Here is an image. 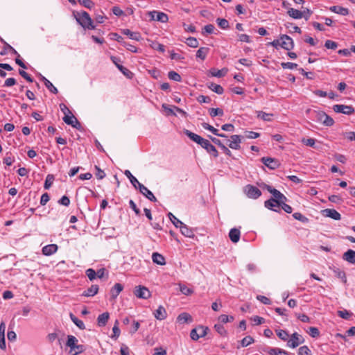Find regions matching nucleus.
Returning a JSON list of instances; mask_svg holds the SVG:
<instances>
[{"instance_id":"a878e982","label":"nucleus","mask_w":355,"mask_h":355,"mask_svg":"<svg viewBox=\"0 0 355 355\" xmlns=\"http://www.w3.org/2000/svg\"><path fill=\"white\" fill-rule=\"evenodd\" d=\"M1 42L3 43L4 47H3V51H1L0 53L1 55H6L7 53L6 51L8 50V51H10L12 54H14L18 57H20V55L17 53V51L13 47H12L9 44H8L6 42H5L2 39H1Z\"/></svg>"},{"instance_id":"39448f33","label":"nucleus","mask_w":355,"mask_h":355,"mask_svg":"<svg viewBox=\"0 0 355 355\" xmlns=\"http://www.w3.org/2000/svg\"><path fill=\"white\" fill-rule=\"evenodd\" d=\"M134 294L140 299H148L151 296L148 288L144 286H136L134 290Z\"/></svg>"},{"instance_id":"f03ea898","label":"nucleus","mask_w":355,"mask_h":355,"mask_svg":"<svg viewBox=\"0 0 355 355\" xmlns=\"http://www.w3.org/2000/svg\"><path fill=\"white\" fill-rule=\"evenodd\" d=\"M73 15L76 19L77 22L84 28L87 29H94L95 26L93 25L92 19H91L89 15L85 12L83 11L81 12H73Z\"/></svg>"},{"instance_id":"cd10ccee","label":"nucleus","mask_w":355,"mask_h":355,"mask_svg":"<svg viewBox=\"0 0 355 355\" xmlns=\"http://www.w3.org/2000/svg\"><path fill=\"white\" fill-rule=\"evenodd\" d=\"M98 291V285H92V286L87 290H85L82 294L83 296L85 297H92L97 294Z\"/></svg>"},{"instance_id":"052dcab7","label":"nucleus","mask_w":355,"mask_h":355,"mask_svg":"<svg viewBox=\"0 0 355 355\" xmlns=\"http://www.w3.org/2000/svg\"><path fill=\"white\" fill-rule=\"evenodd\" d=\"M277 335L282 340H287L288 338V334L287 333V331L282 329L277 331Z\"/></svg>"},{"instance_id":"58836bf2","label":"nucleus","mask_w":355,"mask_h":355,"mask_svg":"<svg viewBox=\"0 0 355 355\" xmlns=\"http://www.w3.org/2000/svg\"><path fill=\"white\" fill-rule=\"evenodd\" d=\"M168 216L175 227L178 228L180 225H183V223L178 219L172 213L169 212Z\"/></svg>"},{"instance_id":"79ce46f5","label":"nucleus","mask_w":355,"mask_h":355,"mask_svg":"<svg viewBox=\"0 0 355 355\" xmlns=\"http://www.w3.org/2000/svg\"><path fill=\"white\" fill-rule=\"evenodd\" d=\"M113 335L111 336L112 338L116 339L120 335V329L119 328V321L116 320L114 325L112 328Z\"/></svg>"},{"instance_id":"37998d69","label":"nucleus","mask_w":355,"mask_h":355,"mask_svg":"<svg viewBox=\"0 0 355 355\" xmlns=\"http://www.w3.org/2000/svg\"><path fill=\"white\" fill-rule=\"evenodd\" d=\"M53 180H54V176L51 174H49L46 178V180L44 182V189H49L51 187V185L53 182Z\"/></svg>"},{"instance_id":"5fc2aeb1","label":"nucleus","mask_w":355,"mask_h":355,"mask_svg":"<svg viewBox=\"0 0 355 355\" xmlns=\"http://www.w3.org/2000/svg\"><path fill=\"white\" fill-rule=\"evenodd\" d=\"M298 354L299 355H311V350L306 345L302 346L299 348Z\"/></svg>"},{"instance_id":"20e7f679","label":"nucleus","mask_w":355,"mask_h":355,"mask_svg":"<svg viewBox=\"0 0 355 355\" xmlns=\"http://www.w3.org/2000/svg\"><path fill=\"white\" fill-rule=\"evenodd\" d=\"M209 331L208 327L204 326H198L191 331L190 336L193 340H198L200 338L205 337Z\"/></svg>"},{"instance_id":"ddd939ff","label":"nucleus","mask_w":355,"mask_h":355,"mask_svg":"<svg viewBox=\"0 0 355 355\" xmlns=\"http://www.w3.org/2000/svg\"><path fill=\"white\" fill-rule=\"evenodd\" d=\"M62 119L65 123L70 125L78 130L81 128L80 122L72 113L71 114H69V116H64Z\"/></svg>"},{"instance_id":"603ef678","label":"nucleus","mask_w":355,"mask_h":355,"mask_svg":"<svg viewBox=\"0 0 355 355\" xmlns=\"http://www.w3.org/2000/svg\"><path fill=\"white\" fill-rule=\"evenodd\" d=\"M334 119L325 113V116H324V120L322 121V124L326 126H331L334 125Z\"/></svg>"},{"instance_id":"a19ab883","label":"nucleus","mask_w":355,"mask_h":355,"mask_svg":"<svg viewBox=\"0 0 355 355\" xmlns=\"http://www.w3.org/2000/svg\"><path fill=\"white\" fill-rule=\"evenodd\" d=\"M209 113L211 117L216 116H223L224 114L223 110L220 108H210Z\"/></svg>"},{"instance_id":"0e129e2a","label":"nucleus","mask_w":355,"mask_h":355,"mask_svg":"<svg viewBox=\"0 0 355 355\" xmlns=\"http://www.w3.org/2000/svg\"><path fill=\"white\" fill-rule=\"evenodd\" d=\"M60 107L61 111L64 114V116H69V114H71L72 112H71V110L67 107V106L65 104H64V103L60 104Z\"/></svg>"},{"instance_id":"c756f323","label":"nucleus","mask_w":355,"mask_h":355,"mask_svg":"<svg viewBox=\"0 0 355 355\" xmlns=\"http://www.w3.org/2000/svg\"><path fill=\"white\" fill-rule=\"evenodd\" d=\"M109 318H110V315H109V313H107V312H105V313H103L99 315L97 318L98 326H100V327L105 326L107 324V322L109 320Z\"/></svg>"},{"instance_id":"680f3d73","label":"nucleus","mask_w":355,"mask_h":355,"mask_svg":"<svg viewBox=\"0 0 355 355\" xmlns=\"http://www.w3.org/2000/svg\"><path fill=\"white\" fill-rule=\"evenodd\" d=\"M86 275L91 281L94 280L96 277V271L92 268L87 269L86 270Z\"/></svg>"},{"instance_id":"aec40b11","label":"nucleus","mask_w":355,"mask_h":355,"mask_svg":"<svg viewBox=\"0 0 355 355\" xmlns=\"http://www.w3.org/2000/svg\"><path fill=\"white\" fill-rule=\"evenodd\" d=\"M343 259L352 264H355V251L353 250H348L343 255Z\"/></svg>"},{"instance_id":"423d86ee","label":"nucleus","mask_w":355,"mask_h":355,"mask_svg":"<svg viewBox=\"0 0 355 355\" xmlns=\"http://www.w3.org/2000/svg\"><path fill=\"white\" fill-rule=\"evenodd\" d=\"M244 192L248 197L253 199H257L261 195V191L257 187L250 184L244 187Z\"/></svg>"},{"instance_id":"dca6fc26","label":"nucleus","mask_w":355,"mask_h":355,"mask_svg":"<svg viewBox=\"0 0 355 355\" xmlns=\"http://www.w3.org/2000/svg\"><path fill=\"white\" fill-rule=\"evenodd\" d=\"M322 214L326 217L338 220L341 218L340 214L334 209H326L322 211Z\"/></svg>"},{"instance_id":"49530a36","label":"nucleus","mask_w":355,"mask_h":355,"mask_svg":"<svg viewBox=\"0 0 355 355\" xmlns=\"http://www.w3.org/2000/svg\"><path fill=\"white\" fill-rule=\"evenodd\" d=\"M186 43L189 46L192 48H196L199 44L197 39L192 37L187 38Z\"/></svg>"},{"instance_id":"9b49d317","label":"nucleus","mask_w":355,"mask_h":355,"mask_svg":"<svg viewBox=\"0 0 355 355\" xmlns=\"http://www.w3.org/2000/svg\"><path fill=\"white\" fill-rule=\"evenodd\" d=\"M281 47L286 50H291L294 46V43L291 37L287 35H282L280 37Z\"/></svg>"},{"instance_id":"b1692460","label":"nucleus","mask_w":355,"mask_h":355,"mask_svg":"<svg viewBox=\"0 0 355 355\" xmlns=\"http://www.w3.org/2000/svg\"><path fill=\"white\" fill-rule=\"evenodd\" d=\"M154 315L156 319L162 320L166 318L167 313L166 309L162 306H159L158 309L154 312Z\"/></svg>"},{"instance_id":"c03bdc74","label":"nucleus","mask_w":355,"mask_h":355,"mask_svg":"<svg viewBox=\"0 0 355 355\" xmlns=\"http://www.w3.org/2000/svg\"><path fill=\"white\" fill-rule=\"evenodd\" d=\"M254 341V340L252 337L250 336H247L241 340V344L242 347H247L249 345L253 343Z\"/></svg>"},{"instance_id":"1a4fd4ad","label":"nucleus","mask_w":355,"mask_h":355,"mask_svg":"<svg viewBox=\"0 0 355 355\" xmlns=\"http://www.w3.org/2000/svg\"><path fill=\"white\" fill-rule=\"evenodd\" d=\"M266 188L267 190L273 196L275 200L278 201L280 204L283 203V202L287 201V198L277 189L268 185L266 186Z\"/></svg>"},{"instance_id":"393cba45","label":"nucleus","mask_w":355,"mask_h":355,"mask_svg":"<svg viewBox=\"0 0 355 355\" xmlns=\"http://www.w3.org/2000/svg\"><path fill=\"white\" fill-rule=\"evenodd\" d=\"M329 10L331 12L339 14L343 16H346L349 14V10L347 8L339 6H333L329 8Z\"/></svg>"},{"instance_id":"a18cd8bd","label":"nucleus","mask_w":355,"mask_h":355,"mask_svg":"<svg viewBox=\"0 0 355 355\" xmlns=\"http://www.w3.org/2000/svg\"><path fill=\"white\" fill-rule=\"evenodd\" d=\"M168 77L173 80L180 82L182 80V78L179 73L174 71H169L168 73Z\"/></svg>"},{"instance_id":"f8f14e48","label":"nucleus","mask_w":355,"mask_h":355,"mask_svg":"<svg viewBox=\"0 0 355 355\" xmlns=\"http://www.w3.org/2000/svg\"><path fill=\"white\" fill-rule=\"evenodd\" d=\"M149 15L151 17V19L160 21L162 23L166 22L168 19V15L162 12L154 10L150 12Z\"/></svg>"},{"instance_id":"4be33fe9","label":"nucleus","mask_w":355,"mask_h":355,"mask_svg":"<svg viewBox=\"0 0 355 355\" xmlns=\"http://www.w3.org/2000/svg\"><path fill=\"white\" fill-rule=\"evenodd\" d=\"M311 118L313 119V121L322 123V121H323L324 116H325L324 112L313 110V111L311 112Z\"/></svg>"},{"instance_id":"9d476101","label":"nucleus","mask_w":355,"mask_h":355,"mask_svg":"<svg viewBox=\"0 0 355 355\" xmlns=\"http://www.w3.org/2000/svg\"><path fill=\"white\" fill-rule=\"evenodd\" d=\"M111 60L112 62L116 65V67L118 68V69L126 77L131 78L132 73V72L128 69L127 68L124 67L123 65L120 64L119 62L121 61L119 58L115 57V56H111Z\"/></svg>"},{"instance_id":"7ed1b4c3","label":"nucleus","mask_w":355,"mask_h":355,"mask_svg":"<svg viewBox=\"0 0 355 355\" xmlns=\"http://www.w3.org/2000/svg\"><path fill=\"white\" fill-rule=\"evenodd\" d=\"M78 339L72 335H69L67 336V346L70 347L71 350L77 349L72 355H78V354L85 351V347L82 345H77Z\"/></svg>"},{"instance_id":"72a5a7b5","label":"nucleus","mask_w":355,"mask_h":355,"mask_svg":"<svg viewBox=\"0 0 355 355\" xmlns=\"http://www.w3.org/2000/svg\"><path fill=\"white\" fill-rule=\"evenodd\" d=\"M123 286L121 284L116 283L114 284L111 290V295L113 298H116L119 294L122 291Z\"/></svg>"},{"instance_id":"ea45409f","label":"nucleus","mask_w":355,"mask_h":355,"mask_svg":"<svg viewBox=\"0 0 355 355\" xmlns=\"http://www.w3.org/2000/svg\"><path fill=\"white\" fill-rule=\"evenodd\" d=\"M257 117L263 119L265 121H271V116H272V114L266 113L263 111H257Z\"/></svg>"},{"instance_id":"338daca9","label":"nucleus","mask_w":355,"mask_h":355,"mask_svg":"<svg viewBox=\"0 0 355 355\" xmlns=\"http://www.w3.org/2000/svg\"><path fill=\"white\" fill-rule=\"evenodd\" d=\"M162 107L166 112L168 115H176L173 111V107H170L167 104L165 103L162 104Z\"/></svg>"},{"instance_id":"f257e3e1","label":"nucleus","mask_w":355,"mask_h":355,"mask_svg":"<svg viewBox=\"0 0 355 355\" xmlns=\"http://www.w3.org/2000/svg\"><path fill=\"white\" fill-rule=\"evenodd\" d=\"M184 134L193 141L200 145V146L205 148L207 153L212 155L214 157H217L218 155L216 148L213 146L209 140L204 139L197 134H195L188 130H184Z\"/></svg>"},{"instance_id":"6e6552de","label":"nucleus","mask_w":355,"mask_h":355,"mask_svg":"<svg viewBox=\"0 0 355 355\" xmlns=\"http://www.w3.org/2000/svg\"><path fill=\"white\" fill-rule=\"evenodd\" d=\"M304 340L302 336L295 332L291 335L290 340L287 343V345L291 348L297 347L300 344L303 343Z\"/></svg>"},{"instance_id":"f704fd0d","label":"nucleus","mask_w":355,"mask_h":355,"mask_svg":"<svg viewBox=\"0 0 355 355\" xmlns=\"http://www.w3.org/2000/svg\"><path fill=\"white\" fill-rule=\"evenodd\" d=\"M227 72V69H222L220 70H218L216 69H211L210 70V73L211 74L212 76H214V77H218V78H220V77H223L224 76Z\"/></svg>"},{"instance_id":"2f4dec72","label":"nucleus","mask_w":355,"mask_h":355,"mask_svg":"<svg viewBox=\"0 0 355 355\" xmlns=\"http://www.w3.org/2000/svg\"><path fill=\"white\" fill-rule=\"evenodd\" d=\"M122 33L124 35H128L132 40H134L136 41H139L141 40V35L139 33L132 32L129 29H123L122 31Z\"/></svg>"},{"instance_id":"4c0bfd02","label":"nucleus","mask_w":355,"mask_h":355,"mask_svg":"<svg viewBox=\"0 0 355 355\" xmlns=\"http://www.w3.org/2000/svg\"><path fill=\"white\" fill-rule=\"evenodd\" d=\"M70 318L78 328L80 329H85L84 322L82 320L78 319L73 314L70 313Z\"/></svg>"},{"instance_id":"473e14b6","label":"nucleus","mask_w":355,"mask_h":355,"mask_svg":"<svg viewBox=\"0 0 355 355\" xmlns=\"http://www.w3.org/2000/svg\"><path fill=\"white\" fill-rule=\"evenodd\" d=\"M178 321L180 323H187L192 322L191 316L187 313H182L178 317Z\"/></svg>"},{"instance_id":"774afa93","label":"nucleus","mask_w":355,"mask_h":355,"mask_svg":"<svg viewBox=\"0 0 355 355\" xmlns=\"http://www.w3.org/2000/svg\"><path fill=\"white\" fill-rule=\"evenodd\" d=\"M95 168L96 170V176L98 179L101 180L105 176V173L103 171H102L98 166H95Z\"/></svg>"},{"instance_id":"e2e57ef3","label":"nucleus","mask_w":355,"mask_h":355,"mask_svg":"<svg viewBox=\"0 0 355 355\" xmlns=\"http://www.w3.org/2000/svg\"><path fill=\"white\" fill-rule=\"evenodd\" d=\"M279 348H270L268 347H266L263 348V352L269 354L270 355H277V352Z\"/></svg>"},{"instance_id":"f3484780","label":"nucleus","mask_w":355,"mask_h":355,"mask_svg":"<svg viewBox=\"0 0 355 355\" xmlns=\"http://www.w3.org/2000/svg\"><path fill=\"white\" fill-rule=\"evenodd\" d=\"M280 203L278 201L275 200L274 198H270L264 202V205L266 208L272 210L274 211H279Z\"/></svg>"},{"instance_id":"4d7b16f0","label":"nucleus","mask_w":355,"mask_h":355,"mask_svg":"<svg viewBox=\"0 0 355 355\" xmlns=\"http://www.w3.org/2000/svg\"><path fill=\"white\" fill-rule=\"evenodd\" d=\"M78 2L80 4L89 9H91L94 6V2L91 0H78Z\"/></svg>"},{"instance_id":"8fccbe9b","label":"nucleus","mask_w":355,"mask_h":355,"mask_svg":"<svg viewBox=\"0 0 355 355\" xmlns=\"http://www.w3.org/2000/svg\"><path fill=\"white\" fill-rule=\"evenodd\" d=\"M293 217L296 219V220H298L304 223H307L309 221V219L305 217L304 216H303L302 214L299 213V212H295L293 214Z\"/></svg>"},{"instance_id":"bf43d9fd","label":"nucleus","mask_w":355,"mask_h":355,"mask_svg":"<svg viewBox=\"0 0 355 355\" xmlns=\"http://www.w3.org/2000/svg\"><path fill=\"white\" fill-rule=\"evenodd\" d=\"M324 46L329 49H336L338 47V44L332 40H327Z\"/></svg>"},{"instance_id":"3c124183","label":"nucleus","mask_w":355,"mask_h":355,"mask_svg":"<svg viewBox=\"0 0 355 355\" xmlns=\"http://www.w3.org/2000/svg\"><path fill=\"white\" fill-rule=\"evenodd\" d=\"M307 333L313 338H316L320 335L318 329L314 327H309Z\"/></svg>"},{"instance_id":"bb28decb","label":"nucleus","mask_w":355,"mask_h":355,"mask_svg":"<svg viewBox=\"0 0 355 355\" xmlns=\"http://www.w3.org/2000/svg\"><path fill=\"white\" fill-rule=\"evenodd\" d=\"M124 174L130 180L131 184H132V186L135 188V189H138L139 188V184H141L138 180L137 179L132 175V174L131 173V172L129 171V170H125L124 171Z\"/></svg>"},{"instance_id":"7c9ffc66","label":"nucleus","mask_w":355,"mask_h":355,"mask_svg":"<svg viewBox=\"0 0 355 355\" xmlns=\"http://www.w3.org/2000/svg\"><path fill=\"white\" fill-rule=\"evenodd\" d=\"M287 13L290 17L296 19L302 18L304 15L302 11L292 8L288 9Z\"/></svg>"},{"instance_id":"6ab92c4d","label":"nucleus","mask_w":355,"mask_h":355,"mask_svg":"<svg viewBox=\"0 0 355 355\" xmlns=\"http://www.w3.org/2000/svg\"><path fill=\"white\" fill-rule=\"evenodd\" d=\"M178 228L180 229L181 233L189 238H193L194 237V232L192 228H190L187 225L184 224L180 225Z\"/></svg>"},{"instance_id":"13d9d810","label":"nucleus","mask_w":355,"mask_h":355,"mask_svg":"<svg viewBox=\"0 0 355 355\" xmlns=\"http://www.w3.org/2000/svg\"><path fill=\"white\" fill-rule=\"evenodd\" d=\"M214 329L221 336H224L226 334V330L225 329L222 324H216L214 325Z\"/></svg>"},{"instance_id":"c85d7f7f","label":"nucleus","mask_w":355,"mask_h":355,"mask_svg":"<svg viewBox=\"0 0 355 355\" xmlns=\"http://www.w3.org/2000/svg\"><path fill=\"white\" fill-rule=\"evenodd\" d=\"M152 259L154 263H155L158 265L163 266V265L166 264L164 257L162 254H159L158 252H154L153 254Z\"/></svg>"},{"instance_id":"4468645a","label":"nucleus","mask_w":355,"mask_h":355,"mask_svg":"<svg viewBox=\"0 0 355 355\" xmlns=\"http://www.w3.org/2000/svg\"><path fill=\"white\" fill-rule=\"evenodd\" d=\"M261 162L270 169H275L279 167V162L277 159L271 157H262Z\"/></svg>"},{"instance_id":"a211bd4d","label":"nucleus","mask_w":355,"mask_h":355,"mask_svg":"<svg viewBox=\"0 0 355 355\" xmlns=\"http://www.w3.org/2000/svg\"><path fill=\"white\" fill-rule=\"evenodd\" d=\"M241 142V137L237 135L231 136V141H230V148L235 150H239L241 148L240 144Z\"/></svg>"},{"instance_id":"5701e85b","label":"nucleus","mask_w":355,"mask_h":355,"mask_svg":"<svg viewBox=\"0 0 355 355\" xmlns=\"http://www.w3.org/2000/svg\"><path fill=\"white\" fill-rule=\"evenodd\" d=\"M240 236H241V232L237 228H232V229L230 230V231L229 232L230 239L233 243H237L239 241Z\"/></svg>"},{"instance_id":"09e8293b","label":"nucleus","mask_w":355,"mask_h":355,"mask_svg":"<svg viewBox=\"0 0 355 355\" xmlns=\"http://www.w3.org/2000/svg\"><path fill=\"white\" fill-rule=\"evenodd\" d=\"M180 290L181 293L185 295H189L193 293L192 289L183 284H180Z\"/></svg>"},{"instance_id":"6e6d98bb","label":"nucleus","mask_w":355,"mask_h":355,"mask_svg":"<svg viewBox=\"0 0 355 355\" xmlns=\"http://www.w3.org/2000/svg\"><path fill=\"white\" fill-rule=\"evenodd\" d=\"M202 127L206 130H209L214 135H218V130L213 127L212 125L207 123H202Z\"/></svg>"},{"instance_id":"864d4df0","label":"nucleus","mask_w":355,"mask_h":355,"mask_svg":"<svg viewBox=\"0 0 355 355\" xmlns=\"http://www.w3.org/2000/svg\"><path fill=\"white\" fill-rule=\"evenodd\" d=\"M302 142L304 144H305L306 146H307L315 148V139H312V138H309V139L303 138L302 139Z\"/></svg>"},{"instance_id":"c9c22d12","label":"nucleus","mask_w":355,"mask_h":355,"mask_svg":"<svg viewBox=\"0 0 355 355\" xmlns=\"http://www.w3.org/2000/svg\"><path fill=\"white\" fill-rule=\"evenodd\" d=\"M209 52V49L206 47L200 48L196 52V57L204 60Z\"/></svg>"},{"instance_id":"de8ad7c7","label":"nucleus","mask_w":355,"mask_h":355,"mask_svg":"<svg viewBox=\"0 0 355 355\" xmlns=\"http://www.w3.org/2000/svg\"><path fill=\"white\" fill-rule=\"evenodd\" d=\"M216 21L218 26L222 29H227L229 27V22L227 19L218 18Z\"/></svg>"},{"instance_id":"69168bd1","label":"nucleus","mask_w":355,"mask_h":355,"mask_svg":"<svg viewBox=\"0 0 355 355\" xmlns=\"http://www.w3.org/2000/svg\"><path fill=\"white\" fill-rule=\"evenodd\" d=\"M257 299L259 301H260L261 303H263V304H271V300L266 296L257 295Z\"/></svg>"},{"instance_id":"2eb2a0df","label":"nucleus","mask_w":355,"mask_h":355,"mask_svg":"<svg viewBox=\"0 0 355 355\" xmlns=\"http://www.w3.org/2000/svg\"><path fill=\"white\" fill-rule=\"evenodd\" d=\"M137 189H139L140 193H142L149 200L152 202L157 201V198L153 195V193L149 189H148V188L146 187L144 184H139V188Z\"/></svg>"},{"instance_id":"412c9836","label":"nucleus","mask_w":355,"mask_h":355,"mask_svg":"<svg viewBox=\"0 0 355 355\" xmlns=\"http://www.w3.org/2000/svg\"><path fill=\"white\" fill-rule=\"evenodd\" d=\"M58 250V245L55 244H49L42 248V253L46 256H50Z\"/></svg>"},{"instance_id":"0eeeda50","label":"nucleus","mask_w":355,"mask_h":355,"mask_svg":"<svg viewBox=\"0 0 355 355\" xmlns=\"http://www.w3.org/2000/svg\"><path fill=\"white\" fill-rule=\"evenodd\" d=\"M333 110L336 113H342L347 115H351L354 112V108L351 105H334Z\"/></svg>"},{"instance_id":"e433bc0d","label":"nucleus","mask_w":355,"mask_h":355,"mask_svg":"<svg viewBox=\"0 0 355 355\" xmlns=\"http://www.w3.org/2000/svg\"><path fill=\"white\" fill-rule=\"evenodd\" d=\"M208 87L209 89H210L211 90H212L213 92H216L218 94H222L224 92L223 88L220 85L213 83H210L208 85Z\"/></svg>"}]
</instances>
